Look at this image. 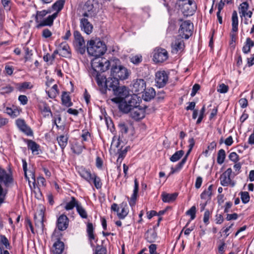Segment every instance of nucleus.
I'll return each mask as SVG.
<instances>
[{
  "label": "nucleus",
  "mask_w": 254,
  "mask_h": 254,
  "mask_svg": "<svg viewBox=\"0 0 254 254\" xmlns=\"http://www.w3.org/2000/svg\"><path fill=\"white\" fill-rule=\"evenodd\" d=\"M93 66L103 71H106L109 69V66H111V75L113 78L118 80L126 79L129 75V72L127 68L122 66L121 64L120 60L116 58H114L110 60H107L103 58H96L93 62Z\"/></svg>",
  "instance_id": "1"
},
{
  "label": "nucleus",
  "mask_w": 254,
  "mask_h": 254,
  "mask_svg": "<svg viewBox=\"0 0 254 254\" xmlns=\"http://www.w3.org/2000/svg\"><path fill=\"white\" fill-rule=\"evenodd\" d=\"M107 50L106 46L98 39L91 40L87 44V51L89 55L96 58L103 55ZM95 59V58L94 59Z\"/></svg>",
  "instance_id": "2"
},
{
  "label": "nucleus",
  "mask_w": 254,
  "mask_h": 254,
  "mask_svg": "<svg viewBox=\"0 0 254 254\" xmlns=\"http://www.w3.org/2000/svg\"><path fill=\"white\" fill-rule=\"evenodd\" d=\"M111 101L118 104L120 111L125 114L128 113L132 107L138 104V98L135 94H133V98L131 97L129 99H124L122 100L118 98H112Z\"/></svg>",
  "instance_id": "3"
},
{
  "label": "nucleus",
  "mask_w": 254,
  "mask_h": 254,
  "mask_svg": "<svg viewBox=\"0 0 254 254\" xmlns=\"http://www.w3.org/2000/svg\"><path fill=\"white\" fill-rule=\"evenodd\" d=\"M193 29V25L190 21H185L180 25L179 36L187 39L192 35Z\"/></svg>",
  "instance_id": "4"
},
{
  "label": "nucleus",
  "mask_w": 254,
  "mask_h": 254,
  "mask_svg": "<svg viewBox=\"0 0 254 254\" xmlns=\"http://www.w3.org/2000/svg\"><path fill=\"white\" fill-rule=\"evenodd\" d=\"M74 46L76 50L81 54H83L87 49V46L85 45V41L81 35L80 33L78 31L74 32Z\"/></svg>",
  "instance_id": "5"
},
{
  "label": "nucleus",
  "mask_w": 254,
  "mask_h": 254,
  "mask_svg": "<svg viewBox=\"0 0 254 254\" xmlns=\"http://www.w3.org/2000/svg\"><path fill=\"white\" fill-rule=\"evenodd\" d=\"M111 210L116 212L120 219H124L128 213V209L127 203L123 202L119 206L116 203H113L111 206Z\"/></svg>",
  "instance_id": "6"
},
{
  "label": "nucleus",
  "mask_w": 254,
  "mask_h": 254,
  "mask_svg": "<svg viewBox=\"0 0 254 254\" xmlns=\"http://www.w3.org/2000/svg\"><path fill=\"white\" fill-rule=\"evenodd\" d=\"M114 94L116 96L114 98H118L120 100L124 99H129L131 97H133V94H130L127 88L125 86H119L115 90Z\"/></svg>",
  "instance_id": "7"
},
{
  "label": "nucleus",
  "mask_w": 254,
  "mask_h": 254,
  "mask_svg": "<svg viewBox=\"0 0 254 254\" xmlns=\"http://www.w3.org/2000/svg\"><path fill=\"white\" fill-rule=\"evenodd\" d=\"M232 169L229 168L227 169L220 176V184L224 186H228L229 185H231L232 187H234L235 186V183L232 182L230 175L232 174Z\"/></svg>",
  "instance_id": "8"
},
{
  "label": "nucleus",
  "mask_w": 254,
  "mask_h": 254,
  "mask_svg": "<svg viewBox=\"0 0 254 254\" xmlns=\"http://www.w3.org/2000/svg\"><path fill=\"white\" fill-rule=\"evenodd\" d=\"M94 61V59H93L91 61V67L92 69H91L90 72L91 74V75L92 77H95V79L99 86H102L103 83L105 81V78L103 76H101L100 74L99 73L100 72H104L105 71L100 70L99 68L98 69L97 67H94L93 66V63Z\"/></svg>",
  "instance_id": "9"
},
{
  "label": "nucleus",
  "mask_w": 254,
  "mask_h": 254,
  "mask_svg": "<svg viewBox=\"0 0 254 254\" xmlns=\"http://www.w3.org/2000/svg\"><path fill=\"white\" fill-rule=\"evenodd\" d=\"M168 58L167 51L163 49H156L154 51L153 60L156 63H162Z\"/></svg>",
  "instance_id": "10"
},
{
  "label": "nucleus",
  "mask_w": 254,
  "mask_h": 254,
  "mask_svg": "<svg viewBox=\"0 0 254 254\" xmlns=\"http://www.w3.org/2000/svg\"><path fill=\"white\" fill-rule=\"evenodd\" d=\"M156 86L159 88L164 87L168 80V76L165 71H159L156 73Z\"/></svg>",
  "instance_id": "11"
},
{
  "label": "nucleus",
  "mask_w": 254,
  "mask_h": 254,
  "mask_svg": "<svg viewBox=\"0 0 254 254\" xmlns=\"http://www.w3.org/2000/svg\"><path fill=\"white\" fill-rule=\"evenodd\" d=\"M130 116L135 120H139L145 117V110L136 104L129 111Z\"/></svg>",
  "instance_id": "12"
},
{
  "label": "nucleus",
  "mask_w": 254,
  "mask_h": 254,
  "mask_svg": "<svg viewBox=\"0 0 254 254\" xmlns=\"http://www.w3.org/2000/svg\"><path fill=\"white\" fill-rule=\"evenodd\" d=\"M146 89V82L142 79H137L133 81L132 91L137 93L144 92Z\"/></svg>",
  "instance_id": "13"
},
{
  "label": "nucleus",
  "mask_w": 254,
  "mask_h": 254,
  "mask_svg": "<svg viewBox=\"0 0 254 254\" xmlns=\"http://www.w3.org/2000/svg\"><path fill=\"white\" fill-rule=\"evenodd\" d=\"M183 38L180 36H178L171 44L172 52L176 53L180 51H182L185 47Z\"/></svg>",
  "instance_id": "14"
},
{
  "label": "nucleus",
  "mask_w": 254,
  "mask_h": 254,
  "mask_svg": "<svg viewBox=\"0 0 254 254\" xmlns=\"http://www.w3.org/2000/svg\"><path fill=\"white\" fill-rule=\"evenodd\" d=\"M44 212L42 208L37 211L34 216L35 225L38 228L41 230L44 228Z\"/></svg>",
  "instance_id": "15"
},
{
  "label": "nucleus",
  "mask_w": 254,
  "mask_h": 254,
  "mask_svg": "<svg viewBox=\"0 0 254 254\" xmlns=\"http://www.w3.org/2000/svg\"><path fill=\"white\" fill-rule=\"evenodd\" d=\"M58 51L59 52V55L65 58L70 57L71 52L70 48L65 42H62L58 47Z\"/></svg>",
  "instance_id": "16"
},
{
  "label": "nucleus",
  "mask_w": 254,
  "mask_h": 254,
  "mask_svg": "<svg viewBox=\"0 0 254 254\" xmlns=\"http://www.w3.org/2000/svg\"><path fill=\"white\" fill-rule=\"evenodd\" d=\"M12 181V178L10 174L0 167V183H3L5 186H8Z\"/></svg>",
  "instance_id": "17"
},
{
  "label": "nucleus",
  "mask_w": 254,
  "mask_h": 254,
  "mask_svg": "<svg viewBox=\"0 0 254 254\" xmlns=\"http://www.w3.org/2000/svg\"><path fill=\"white\" fill-rule=\"evenodd\" d=\"M80 27L81 30L88 35L92 32L93 26L86 18L80 19Z\"/></svg>",
  "instance_id": "18"
},
{
  "label": "nucleus",
  "mask_w": 254,
  "mask_h": 254,
  "mask_svg": "<svg viewBox=\"0 0 254 254\" xmlns=\"http://www.w3.org/2000/svg\"><path fill=\"white\" fill-rule=\"evenodd\" d=\"M16 125L20 130L28 135L32 134L31 128L26 124L23 120L18 119L16 122Z\"/></svg>",
  "instance_id": "19"
},
{
  "label": "nucleus",
  "mask_w": 254,
  "mask_h": 254,
  "mask_svg": "<svg viewBox=\"0 0 254 254\" xmlns=\"http://www.w3.org/2000/svg\"><path fill=\"white\" fill-rule=\"evenodd\" d=\"M68 225V219L67 216L65 215H61L57 221V227L61 231L65 230Z\"/></svg>",
  "instance_id": "20"
},
{
  "label": "nucleus",
  "mask_w": 254,
  "mask_h": 254,
  "mask_svg": "<svg viewBox=\"0 0 254 254\" xmlns=\"http://www.w3.org/2000/svg\"><path fill=\"white\" fill-rule=\"evenodd\" d=\"M57 17V13H54L51 15H49L46 19H43L37 25V27L39 28L45 26H52L53 24L54 19Z\"/></svg>",
  "instance_id": "21"
},
{
  "label": "nucleus",
  "mask_w": 254,
  "mask_h": 254,
  "mask_svg": "<svg viewBox=\"0 0 254 254\" xmlns=\"http://www.w3.org/2000/svg\"><path fill=\"white\" fill-rule=\"evenodd\" d=\"M118 84V80L113 77L106 79L105 83L106 88L109 90H113V93L119 87Z\"/></svg>",
  "instance_id": "22"
},
{
  "label": "nucleus",
  "mask_w": 254,
  "mask_h": 254,
  "mask_svg": "<svg viewBox=\"0 0 254 254\" xmlns=\"http://www.w3.org/2000/svg\"><path fill=\"white\" fill-rule=\"evenodd\" d=\"M78 173L80 176L87 182L89 183H91L92 177L94 174H92L90 171L82 167L79 168Z\"/></svg>",
  "instance_id": "23"
},
{
  "label": "nucleus",
  "mask_w": 254,
  "mask_h": 254,
  "mask_svg": "<svg viewBox=\"0 0 254 254\" xmlns=\"http://www.w3.org/2000/svg\"><path fill=\"white\" fill-rule=\"evenodd\" d=\"M26 180L28 182L30 188L32 189L35 188L36 180L34 173L33 171H28V173H25L24 175Z\"/></svg>",
  "instance_id": "24"
},
{
  "label": "nucleus",
  "mask_w": 254,
  "mask_h": 254,
  "mask_svg": "<svg viewBox=\"0 0 254 254\" xmlns=\"http://www.w3.org/2000/svg\"><path fill=\"white\" fill-rule=\"evenodd\" d=\"M64 249V243L58 240L57 241L53 244L52 251L54 254H62Z\"/></svg>",
  "instance_id": "25"
},
{
  "label": "nucleus",
  "mask_w": 254,
  "mask_h": 254,
  "mask_svg": "<svg viewBox=\"0 0 254 254\" xmlns=\"http://www.w3.org/2000/svg\"><path fill=\"white\" fill-rule=\"evenodd\" d=\"M178 193H167L166 192H163L161 194L162 199L163 202L170 203L174 201L177 198Z\"/></svg>",
  "instance_id": "26"
},
{
  "label": "nucleus",
  "mask_w": 254,
  "mask_h": 254,
  "mask_svg": "<svg viewBox=\"0 0 254 254\" xmlns=\"http://www.w3.org/2000/svg\"><path fill=\"white\" fill-rule=\"evenodd\" d=\"M232 30L233 32H237L238 30V17L237 12L234 10L232 16Z\"/></svg>",
  "instance_id": "27"
},
{
  "label": "nucleus",
  "mask_w": 254,
  "mask_h": 254,
  "mask_svg": "<svg viewBox=\"0 0 254 254\" xmlns=\"http://www.w3.org/2000/svg\"><path fill=\"white\" fill-rule=\"evenodd\" d=\"M145 238L149 243L154 242L157 238V233L154 230H148L145 234Z\"/></svg>",
  "instance_id": "28"
},
{
  "label": "nucleus",
  "mask_w": 254,
  "mask_h": 254,
  "mask_svg": "<svg viewBox=\"0 0 254 254\" xmlns=\"http://www.w3.org/2000/svg\"><path fill=\"white\" fill-rule=\"evenodd\" d=\"M16 87L18 90L21 92L27 89H31L33 85L29 82H24L16 84Z\"/></svg>",
  "instance_id": "29"
},
{
  "label": "nucleus",
  "mask_w": 254,
  "mask_h": 254,
  "mask_svg": "<svg viewBox=\"0 0 254 254\" xmlns=\"http://www.w3.org/2000/svg\"><path fill=\"white\" fill-rule=\"evenodd\" d=\"M46 92L50 98H55L59 94L57 85H53L52 88L49 90H48L47 88L46 89Z\"/></svg>",
  "instance_id": "30"
},
{
  "label": "nucleus",
  "mask_w": 254,
  "mask_h": 254,
  "mask_svg": "<svg viewBox=\"0 0 254 254\" xmlns=\"http://www.w3.org/2000/svg\"><path fill=\"white\" fill-rule=\"evenodd\" d=\"M138 183L136 179L134 180V187L133 189V193L132 194V196L130 198V201L129 202V204L130 205H133L135 203V201L136 198V196L138 191Z\"/></svg>",
  "instance_id": "31"
},
{
  "label": "nucleus",
  "mask_w": 254,
  "mask_h": 254,
  "mask_svg": "<svg viewBox=\"0 0 254 254\" xmlns=\"http://www.w3.org/2000/svg\"><path fill=\"white\" fill-rule=\"evenodd\" d=\"M27 145L28 149H30L33 154H39L38 149L39 148V146L35 142L31 140H28L27 141Z\"/></svg>",
  "instance_id": "32"
},
{
  "label": "nucleus",
  "mask_w": 254,
  "mask_h": 254,
  "mask_svg": "<svg viewBox=\"0 0 254 254\" xmlns=\"http://www.w3.org/2000/svg\"><path fill=\"white\" fill-rule=\"evenodd\" d=\"M254 46V42L250 38H247L245 45L243 47V52L245 54L249 53L251 48Z\"/></svg>",
  "instance_id": "33"
},
{
  "label": "nucleus",
  "mask_w": 254,
  "mask_h": 254,
  "mask_svg": "<svg viewBox=\"0 0 254 254\" xmlns=\"http://www.w3.org/2000/svg\"><path fill=\"white\" fill-rule=\"evenodd\" d=\"M144 100L149 101L153 99L155 96V91L153 88H148L146 90L144 91Z\"/></svg>",
  "instance_id": "34"
},
{
  "label": "nucleus",
  "mask_w": 254,
  "mask_h": 254,
  "mask_svg": "<svg viewBox=\"0 0 254 254\" xmlns=\"http://www.w3.org/2000/svg\"><path fill=\"white\" fill-rule=\"evenodd\" d=\"M79 202L76 200V199L74 197H71V200L67 202L64 208L66 210H70L72 209L74 207H77L78 205Z\"/></svg>",
  "instance_id": "35"
},
{
  "label": "nucleus",
  "mask_w": 254,
  "mask_h": 254,
  "mask_svg": "<svg viewBox=\"0 0 254 254\" xmlns=\"http://www.w3.org/2000/svg\"><path fill=\"white\" fill-rule=\"evenodd\" d=\"M57 140L61 148L64 149L67 144L68 137L66 135H61L57 137Z\"/></svg>",
  "instance_id": "36"
},
{
  "label": "nucleus",
  "mask_w": 254,
  "mask_h": 254,
  "mask_svg": "<svg viewBox=\"0 0 254 254\" xmlns=\"http://www.w3.org/2000/svg\"><path fill=\"white\" fill-rule=\"evenodd\" d=\"M64 2V0H59L53 4L52 8L53 10H56V13L58 14L63 9Z\"/></svg>",
  "instance_id": "37"
},
{
  "label": "nucleus",
  "mask_w": 254,
  "mask_h": 254,
  "mask_svg": "<svg viewBox=\"0 0 254 254\" xmlns=\"http://www.w3.org/2000/svg\"><path fill=\"white\" fill-rule=\"evenodd\" d=\"M51 10H43L42 11H37L36 16L35 17V20L38 24L41 21L42 19L47 14L51 13Z\"/></svg>",
  "instance_id": "38"
},
{
  "label": "nucleus",
  "mask_w": 254,
  "mask_h": 254,
  "mask_svg": "<svg viewBox=\"0 0 254 254\" xmlns=\"http://www.w3.org/2000/svg\"><path fill=\"white\" fill-rule=\"evenodd\" d=\"M85 148V146L79 142H76L72 147V149L74 153L79 154H80L83 149Z\"/></svg>",
  "instance_id": "39"
},
{
  "label": "nucleus",
  "mask_w": 254,
  "mask_h": 254,
  "mask_svg": "<svg viewBox=\"0 0 254 254\" xmlns=\"http://www.w3.org/2000/svg\"><path fill=\"white\" fill-rule=\"evenodd\" d=\"M76 208L77 212L81 218L85 219L87 218V213L81 203H79Z\"/></svg>",
  "instance_id": "40"
},
{
  "label": "nucleus",
  "mask_w": 254,
  "mask_h": 254,
  "mask_svg": "<svg viewBox=\"0 0 254 254\" xmlns=\"http://www.w3.org/2000/svg\"><path fill=\"white\" fill-rule=\"evenodd\" d=\"M87 232L89 237V239L91 243V241L95 239L94 235L93 234V227L91 223H88L87 225Z\"/></svg>",
  "instance_id": "41"
},
{
  "label": "nucleus",
  "mask_w": 254,
  "mask_h": 254,
  "mask_svg": "<svg viewBox=\"0 0 254 254\" xmlns=\"http://www.w3.org/2000/svg\"><path fill=\"white\" fill-rule=\"evenodd\" d=\"M226 156L225 151L224 149H220L218 152V156L217 158V163L219 164H222L225 160Z\"/></svg>",
  "instance_id": "42"
},
{
  "label": "nucleus",
  "mask_w": 254,
  "mask_h": 254,
  "mask_svg": "<svg viewBox=\"0 0 254 254\" xmlns=\"http://www.w3.org/2000/svg\"><path fill=\"white\" fill-rule=\"evenodd\" d=\"M186 160H187V156L185 157L182 160V161L176 166V167L175 168H171V172L170 174H173V173H175V172L179 171L181 169V168H182L183 165L185 164V163H186Z\"/></svg>",
  "instance_id": "43"
},
{
  "label": "nucleus",
  "mask_w": 254,
  "mask_h": 254,
  "mask_svg": "<svg viewBox=\"0 0 254 254\" xmlns=\"http://www.w3.org/2000/svg\"><path fill=\"white\" fill-rule=\"evenodd\" d=\"M62 101L63 104L66 107H70L72 105V103L70 102V98L66 93H64L62 95Z\"/></svg>",
  "instance_id": "44"
},
{
  "label": "nucleus",
  "mask_w": 254,
  "mask_h": 254,
  "mask_svg": "<svg viewBox=\"0 0 254 254\" xmlns=\"http://www.w3.org/2000/svg\"><path fill=\"white\" fill-rule=\"evenodd\" d=\"M184 151L180 150L176 152L170 158V160L172 162H175L178 161L184 155Z\"/></svg>",
  "instance_id": "45"
},
{
  "label": "nucleus",
  "mask_w": 254,
  "mask_h": 254,
  "mask_svg": "<svg viewBox=\"0 0 254 254\" xmlns=\"http://www.w3.org/2000/svg\"><path fill=\"white\" fill-rule=\"evenodd\" d=\"M93 182L95 187L97 189H99L102 187V183L101 182L100 179L95 174L93 176L92 181L91 182Z\"/></svg>",
  "instance_id": "46"
},
{
  "label": "nucleus",
  "mask_w": 254,
  "mask_h": 254,
  "mask_svg": "<svg viewBox=\"0 0 254 254\" xmlns=\"http://www.w3.org/2000/svg\"><path fill=\"white\" fill-rule=\"evenodd\" d=\"M129 148V146L126 147L124 149L122 147L120 150V151L119 152V157L118 158V161H122L123 158L125 157L128 149Z\"/></svg>",
  "instance_id": "47"
},
{
  "label": "nucleus",
  "mask_w": 254,
  "mask_h": 254,
  "mask_svg": "<svg viewBox=\"0 0 254 254\" xmlns=\"http://www.w3.org/2000/svg\"><path fill=\"white\" fill-rule=\"evenodd\" d=\"M241 198L243 203H247L250 201V197L247 191H242L240 193Z\"/></svg>",
  "instance_id": "48"
},
{
  "label": "nucleus",
  "mask_w": 254,
  "mask_h": 254,
  "mask_svg": "<svg viewBox=\"0 0 254 254\" xmlns=\"http://www.w3.org/2000/svg\"><path fill=\"white\" fill-rule=\"evenodd\" d=\"M228 86L224 83L219 84L217 89V91L220 93H226L228 92Z\"/></svg>",
  "instance_id": "49"
},
{
  "label": "nucleus",
  "mask_w": 254,
  "mask_h": 254,
  "mask_svg": "<svg viewBox=\"0 0 254 254\" xmlns=\"http://www.w3.org/2000/svg\"><path fill=\"white\" fill-rule=\"evenodd\" d=\"M13 90V88L9 85H6L5 86H2L0 88L1 93L2 94L9 93L11 92Z\"/></svg>",
  "instance_id": "50"
},
{
  "label": "nucleus",
  "mask_w": 254,
  "mask_h": 254,
  "mask_svg": "<svg viewBox=\"0 0 254 254\" xmlns=\"http://www.w3.org/2000/svg\"><path fill=\"white\" fill-rule=\"evenodd\" d=\"M196 207L192 206L189 210H188L186 214L190 216L191 220H193L195 217Z\"/></svg>",
  "instance_id": "51"
},
{
  "label": "nucleus",
  "mask_w": 254,
  "mask_h": 254,
  "mask_svg": "<svg viewBox=\"0 0 254 254\" xmlns=\"http://www.w3.org/2000/svg\"><path fill=\"white\" fill-rule=\"evenodd\" d=\"M120 130L122 134H127L128 132V127L125 123H120L119 124Z\"/></svg>",
  "instance_id": "52"
},
{
  "label": "nucleus",
  "mask_w": 254,
  "mask_h": 254,
  "mask_svg": "<svg viewBox=\"0 0 254 254\" xmlns=\"http://www.w3.org/2000/svg\"><path fill=\"white\" fill-rule=\"evenodd\" d=\"M130 62L134 64H138L142 61V56L140 55H135L130 58Z\"/></svg>",
  "instance_id": "53"
},
{
  "label": "nucleus",
  "mask_w": 254,
  "mask_h": 254,
  "mask_svg": "<svg viewBox=\"0 0 254 254\" xmlns=\"http://www.w3.org/2000/svg\"><path fill=\"white\" fill-rule=\"evenodd\" d=\"M120 142L119 139L116 136L113 138L112 141L111 145V147L114 149L118 148L119 147Z\"/></svg>",
  "instance_id": "54"
},
{
  "label": "nucleus",
  "mask_w": 254,
  "mask_h": 254,
  "mask_svg": "<svg viewBox=\"0 0 254 254\" xmlns=\"http://www.w3.org/2000/svg\"><path fill=\"white\" fill-rule=\"evenodd\" d=\"M0 242L2 243L6 249H9L10 245L7 239L4 236H1Z\"/></svg>",
  "instance_id": "55"
},
{
  "label": "nucleus",
  "mask_w": 254,
  "mask_h": 254,
  "mask_svg": "<svg viewBox=\"0 0 254 254\" xmlns=\"http://www.w3.org/2000/svg\"><path fill=\"white\" fill-rule=\"evenodd\" d=\"M249 8V5L247 2H244L240 5V13H242V14L244 13H246V11H247Z\"/></svg>",
  "instance_id": "56"
},
{
  "label": "nucleus",
  "mask_w": 254,
  "mask_h": 254,
  "mask_svg": "<svg viewBox=\"0 0 254 254\" xmlns=\"http://www.w3.org/2000/svg\"><path fill=\"white\" fill-rule=\"evenodd\" d=\"M211 213L208 210L205 211L203 216V221L204 223L207 225L209 223V219Z\"/></svg>",
  "instance_id": "57"
},
{
  "label": "nucleus",
  "mask_w": 254,
  "mask_h": 254,
  "mask_svg": "<svg viewBox=\"0 0 254 254\" xmlns=\"http://www.w3.org/2000/svg\"><path fill=\"white\" fill-rule=\"evenodd\" d=\"M229 158L233 162H237L239 160V156L236 152H233L229 154Z\"/></svg>",
  "instance_id": "58"
},
{
  "label": "nucleus",
  "mask_w": 254,
  "mask_h": 254,
  "mask_svg": "<svg viewBox=\"0 0 254 254\" xmlns=\"http://www.w3.org/2000/svg\"><path fill=\"white\" fill-rule=\"evenodd\" d=\"M211 195V193H210L209 191L204 190L201 194L200 197L201 199H210Z\"/></svg>",
  "instance_id": "59"
},
{
  "label": "nucleus",
  "mask_w": 254,
  "mask_h": 254,
  "mask_svg": "<svg viewBox=\"0 0 254 254\" xmlns=\"http://www.w3.org/2000/svg\"><path fill=\"white\" fill-rule=\"evenodd\" d=\"M81 137L82 143L83 144L84 141H87L88 140L90 137V134L89 132L85 131L82 134Z\"/></svg>",
  "instance_id": "60"
},
{
  "label": "nucleus",
  "mask_w": 254,
  "mask_h": 254,
  "mask_svg": "<svg viewBox=\"0 0 254 254\" xmlns=\"http://www.w3.org/2000/svg\"><path fill=\"white\" fill-rule=\"evenodd\" d=\"M205 111V106H203L200 110L199 117L196 121L197 124H198L201 122L202 119L203 118L204 114Z\"/></svg>",
  "instance_id": "61"
},
{
  "label": "nucleus",
  "mask_w": 254,
  "mask_h": 254,
  "mask_svg": "<svg viewBox=\"0 0 254 254\" xmlns=\"http://www.w3.org/2000/svg\"><path fill=\"white\" fill-rule=\"evenodd\" d=\"M18 100L21 104L24 105L27 103L28 98L26 96L21 95L18 97Z\"/></svg>",
  "instance_id": "62"
},
{
  "label": "nucleus",
  "mask_w": 254,
  "mask_h": 254,
  "mask_svg": "<svg viewBox=\"0 0 254 254\" xmlns=\"http://www.w3.org/2000/svg\"><path fill=\"white\" fill-rule=\"evenodd\" d=\"M200 89V86L198 84H195L192 89V91L190 94L191 97H193L196 94L197 91Z\"/></svg>",
  "instance_id": "63"
},
{
  "label": "nucleus",
  "mask_w": 254,
  "mask_h": 254,
  "mask_svg": "<svg viewBox=\"0 0 254 254\" xmlns=\"http://www.w3.org/2000/svg\"><path fill=\"white\" fill-rule=\"evenodd\" d=\"M157 247L155 244H151L149 247L150 254H159L156 252Z\"/></svg>",
  "instance_id": "64"
}]
</instances>
